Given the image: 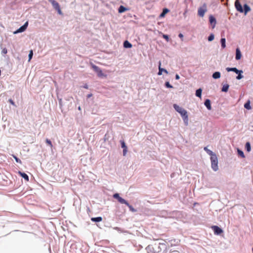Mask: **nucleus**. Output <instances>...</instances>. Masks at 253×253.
Listing matches in <instances>:
<instances>
[{
    "label": "nucleus",
    "instance_id": "obj_1",
    "mask_svg": "<svg viewBox=\"0 0 253 253\" xmlns=\"http://www.w3.org/2000/svg\"><path fill=\"white\" fill-rule=\"evenodd\" d=\"M210 160L211 161V168L214 171H216L218 170V159L216 155L211 157Z\"/></svg>",
    "mask_w": 253,
    "mask_h": 253
},
{
    "label": "nucleus",
    "instance_id": "obj_2",
    "mask_svg": "<svg viewBox=\"0 0 253 253\" xmlns=\"http://www.w3.org/2000/svg\"><path fill=\"white\" fill-rule=\"evenodd\" d=\"M91 67L94 71L97 74V75L99 77H105L106 76L102 73V70L98 66L92 64Z\"/></svg>",
    "mask_w": 253,
    "mask_h": 253
},
{
    "label": "nucleus",
    "instance_id": "obj_3",
    "mask_svg": "<svg viewBox=\"0 0 253 253\" xmlns=\"http://www.w3.org/2000/svg\"><path fill=\"white\" fill-rule=\"evenodd\" d=\"M183 120L185 126H187L188 125V115L187 114V112H178Z\"/></svg>",
    "mask_w": 253,
    "mask_h": 253
},
{
    "label": "nucleus",
    "instance_id": "obj_4",
    "mask_svg": "<svg viewBox=\"0 0 253 253\" xmlns=\"http://www.w3.org/2000/svg\"><path fill=\"white\" fill-rule=\"evenodd\" d=\"M207 11V6L206 4H204L202 7H200L198 10V15L203 17L205 12Z\"/></svg>",
    "mask_w": 253,
    "mask_h": 253
},
{
    "label": "nucleus",
    "instance_id": "obj_5",
    "mask_svg": "<svg viewBox=\"0 0 253 253\" xmlns=\"http://www.w3.org/2000/svg\"><path fill=\"white\" fill-rule=\"evenodd\" d=\"M49 1L51 3L54 9L58 11V13L61 14L62 12L59 3L54 0H51Z\"/></svg>",
    "mask_w": 253,
    "mask_h": 253
},
{
    "label": "nucleus",
    "instance_id": "obj_6",
    "mask_svg": "<svg viewBox=\"0 0 253 253\" xmlns=\"http://www.w3.org/2000/svg\"><path fill=\"white\" fill-rule=\"evenodd\" d=\"M114 199H117L121 204L126 205V200L121 197L118 193H115L113 196Z\"/></svg>",
    "mask_w": 253,
    "mask_h": 253
},
{
    "label": "nucleus",
    "instance_id": "obj_7",
    "mask_svg": "<svg viewBox=\"0 0 253 253\" xmlns=\"http://www.w3.org/2000/svg\"><path fill=\"white\" fill-rule=\"evenodd\" d=\"M235 6L238 11L240 12H243L244 10L241 3L239 1V0H236L235 2Z\"/></svg>",
    "mask_w": 253,
    "mask_h": 253
},
{
    "label": "nucleus",
    "instance_id": "obj_8",
    "mask_svg": "<svg viewBox=\"0 0 253 253\" xmlns=\"http://www.w3.org/2000/svg\"><path fill=\"white\" fill-rule=\"evenodd\" d=\"M28 25V22H26L22 26L20 27L16 31L14 32V34H16L19 33H21L26 30Z\"/></svg>",
    "mask_w": 253,
    "mask_h": 253
},
{
    "label": "nucleus",
    "instance_id": "obj_9",
    "mask_svg": "<svg viewBox=\"0 0 253 253\" xmlns=\"http://www.w3.org/2000/svg\"><path fill=\"white\" fill-rule=\"evenodd\" d=\"M212 228L213 230L214 234L216 235H220L223 232V230L217 226H213Z\"/></svg>",
    "mask_w": 253,
    "mask_h": 253
},
{
    "label": "nucleus",
    "instance_id": "obj_10",
    "mask_svg": "<svg viewBox=\"0 0 253 253\" xmlns=\"http://www.w3.org/2000/svg\"><path fill=\"white\" fill-rule=\"evenodd\" d=\"M120 143L121 144V147L123 148V155L125 156L126 154V143L124 140H121Z\"/></svg>",
    "mask_w": 253,
    "mask_h": 253
},
{
    "label": "nucleus",
    "instance_id": "obj_11",
    "mask_svg": "<svg viewBox=\"0 0 253 253\" xmlns=\"http://www.w3.org/2000/svg\"><path fill=\"white\" fill-rule=\"evenodd\" d=\"M226 69L228 72L233 71V72L236 73V74L243 73V71L242 70H239L236 68L227 67Z\"/></svg>",
    "mask_w": 253,
    "mask_h": 253
},
{
    "label": "nucleus",
    "instance_id": "obj_12",
    "mask_svg": "<svg viewBox=\"0 0 253 253\" xmlns=\"http://www.w3.org/2000/svg\"><path fill=\"white\" fill-rule=\"evenodd\" d=\"M127 207L129 208V210L132 212H138L139 209V208H135L132 205H129L127 203Z\"/></svg>",
    "mask_w": 253,
    "mask_h": 253
},
{
    "label": "nucleus",
    "instance_id": "obj_13",
    "mask_svg": "<svg viewBox=\"0 0 253 253\" xmlns=\"http://www.w3.org/2000/svg\"><path fill=\"white\" fill-rule=\"evenodd\" d=\"M18 174L22 178H23L25 180H26L27 181H29V176H28V175L26 173H25L24 172H21L20 171H18Z\"/></svg>",
    "mask_w": 253,
    "mask_h": 253
},
{
    "label": "nucleus",
    "instance_id": "obj_14",
    "mask_svg": "<svg viewBox=\"0 0 253 253\" xmlns=\"http://www.w3.org/2000/svg\"><path fill=\"white\" fill-rule=\"evenodd\" d=\"M242 54L239 48H236V57L235 58L237 60H240L241 58Z\"/></svg>",
    "mask_w": 253,
    "mask_h": 253
},
{
    "label": "nucleus",
    "instance_id": "obj_15",
    "mask_svg": "<svg viewBox=\"0 0 253 253\" xmlns=\"http://www.w3.org/2000/svg\"><path fill=\"white\" fill-rule=\"evenodd\" d=\"M204 150L207 152V153L208 155H210L211 157H212L216 155V154L214 153H213L211 150L209 149L207 147H205L204 148Z\"/></svg>",
    "mask_w": 253,
    "mask_h": 253
},
{
    "label": "nucleus",
    "instance_id": "obj_16",
    "mask_svg": "<svg viewBox=\"0 0 253 253\" xmlns=\"http://www.w3.org/2000/svg\"><path fill=\"white\" fill-rule=\"evenodd\" d=\"M161 62H159V72H158V75H162V72H164V73H165L166 74H168V72L167 71V70L165 69H163V68H162L161 67Z\"/></svg>",
    "mask_w": 253,
    "mask_h": 253
},
{
    "label": "nucleus",
    "instance_id": "obj_17",
    "mask_svg": "<svg viewBox=\"0 0 253 253\" xmlns=\"http://www.w3.org/2000/svg\"><path fill=\"white\" fill-rule=\"evenodd\" d=\"M91 220L94 222H99L102 220V217L101 216L92 217L91 218Z\"/></svg>",
    "mask_w": 253,
    "mask_h": 253
},
{
    "label": "nucleus",
    "instance_id": "obj_18",
    "mask_svg": "<svg viewBox=\"0 0 253 253\" xmlns=\"http://www.w3.org/2000/svg\"><path fill=\"white\" fill-rule=\"evenodd\" d=\"M205 105L207 107L208 110L211 109V101L210 100L207 99L206 100L205 102Z\"/></svg>",
    "mask_w": 253,
    "mask_h": 253
},
{
    "label": "nucleus",
    "instance_id": "obj_19",
    "mask_svg": "<svg viewBox=\"0 0 253 253\" xmlns=\"http://www.w3.org/2000/svg\"><path fill=\"white\" fill-rule=\"evenodd\" d=\"M209 19H210V22L211 24L213 23V28H214V27L215 26V25L216 24V20H215V18L213 16L211 15L209 17Z\"/></svg>",
    "mask_w": 253,
    "mask_h": 253
},
{
    "label": "nucleus",
    "instance_id": "obj_20",
    "mask_svg": "<svg viewBox=\"0 0 253 253\" xmlns=\"http://www.w3.org/2000/svg\"><path fill=\"white\" fill-rule=\"evenodd\" d=\"M244 11L245 12V14H246L248 12L251 11V8L250 6L247 5V4H245L244 5Z\"/></svg>",
    "mask_w": 253,
    "mask_h": 253
},
{
    "label": "nucleus",
    "instance_id": "obj_21",
    "mask_svg": "<svg viewBox=\"0 0 253 253\" xmlns=\"http://www.w3.org/2000/svg\"><path fill=\"white\" fill-rule=\"evenodd\" d=\"M245 148L248 152H250L251 151V144L249 142H246L245 144Z\"/></svg>",
    "mask_w": 253,
    "mask_h": 253
},
{
    "label": "nucleus",
    "instance_id": "obj_22",
    "mask_svg": "<svg viewBox=\"0 0 253 253\" xmlns=\"http://www.w3.org/2000/svg\"><path fill=\"white\" fill-rule=\"evenodd\" d=\"M220 77V73L219 72H215L212 74V78L217 79Z\"/></svg>",
    "mask_w": 253,
    "mask_h": 253
},
{
    "label": "nucleus",
    "instance_id": "obj_23",
    "mask_svg": "<svg viewBox=\"0 0 253 253\" xmlns=\"http://www.w3.org/2000/svg\"><path fill=\"white\" fill-rule=\"evenodd\" d=\"M229 87V85L227 84L223 85L221 89L222 91L227 92L228 90Z\"/></svg>",
    "mask_w": 253,
    "mask_h": 253
},
{
    "label": "nucleus",
    "instance_id": "obj_24",
    "mask_svg": "<svg viewBox=\"0 0 253 253\" xmlns=\"http://www.w3.org/2000/svg\"><path fill=\"white\" fill-rule=\"evenodd\" d=\"M244 107L247 110L251 109V107L250 105V101L248 100L245 104Z\"/></svg>",
    "mask_w": 253,
    "mask_h": 253
},
{
    "label": "nucleus",
    "instance_id": "obj_25",
    "mask_svg": "<svg viewBox=\"0 0 253 253\" xmlns=\"http://www.w3.org/2000/svg\"><path fill=\"white\" fill-rule=\"evenodd\" d=\"M202 90L201 88L197 89L196 91V95L198 97H201L202 94Z\"/></svg>",
    "mask_w": 253,
    "mask_h": 253
},
{
    "label": "nucleus",
    "instance_id": "obj_26",
    "mask_svg": "<svg viewBox=\"0 0 253 253\" xmlns=\"http://www.w3.org/2000/svg\"><path fill=\"white\" fill-rule=\"evenodd\" d=\"M221 47L223 48H224L226 46V44H225V42H226V40H225V38H222L221 39Z\"/></svg>",
    "mask_w": 253,
    "mask_h": 253
},
{
    "label": "nucleus",
    "instance_id": "obj_27",
    "mask_svg": "<svg viewBox=\"0 0 253 253\" xmlns=\"http://www.w3.org/2000/svg\"><path fill=\"white\" fill-rule=\"evenodd\" d=\"M126 10V8L125 7L121 5L119 7L118 11H119V13H122V12H125Z\"/></svg>",
    "mask_w": 253,
    "mask_h": 253
},
{
    "label": "nucleus",
    "instance_id": "obj_28",
    "mask_svg": "<svg viewBox=\"0 0 253 253\" xmlns=\"http://www.w3.org/2000/svg\"><path fill=\"white\" fill-rule=\"evenodd\" d=\"M237 152H238V155L239 156H240L242 158H244L245 157L244 153L242 150L238 149Z\"/></svg>",
    "mask_w": 253,
    "mask_h": 253
},
{
    "label": "nucleus",
    "instance_id": "obj_29",
    "mask_svg": "<svg viewBox=\"0 0 253 253\" xmlns=\"http://www.w3.org/2000/svg\"><path fill=\"white\" fill-rule=\"evenodd\" d=\"M125 214V210H124L123 211H121L119 210H118L117 211V215L121 217V216H123V215H124Z\"/></svg>",
    "mask_w": 253,
    "mask_h": 253
},
{
    "label": "nucleus",
    "instance_id": "obj_30",
    "mask_svg": "<svg viewBox=\"0 0 253 253\" xmlns=\"http://www.w3.org/2000/svg\"><path fill=\"white\" fill-rule=\"evenodd\" d=\"M169 9L167 8L164 9L162 13L160 14V17H164L165 14L169 12Z\"/></svg>",
    "mask_w": 253,
    "mask_h": 253
},
{
    "label": "nucleus",
    "instance_id": "obj_31",
    "mask_svg": "<svg viewBox=\"0 0 253 253\" xmlns=\"http://www.w3.org/2000/svg\"><path fill=\"white\" fill-rule=\"evenodd\" d=\"M12 156L17 163L21 164H22L21 161L18 158H17L15 155H12Z\"/></svg>",
    "mask_w": 253,
    "mask_h": 253
},
{
    "label": "nucleus",
    "instance_id": "obj_32",
    "mask_svg": "<svg viewBox=\"0 0 253 253\" xmlns=\"http://www.w3.org/2000/svg\"><path fill=\"white\" fill-rule=\"evenodd\" d=\"M45 142L50 146L51 148L53 147L52 144L51 143V141L48 138H46L45 140Z\"/></svg>",
    "mask_w": 253,
    "mask_h": 253
},
{
    "label": "nucleus",
    "instance_id": "obj_33",
    "mask_svg": "<svg viewBox=\"0 0 253 253\" xmlns=\"http://www.w3.org/2000/svg\"><path fill=\"white\" fill-rule=\"evenodd\" d=\"M214 37V35L213 34H211L208 38L209 41L211 42L213 40Z\"/></svg>",
    "mask_w": 253,
    "mask_h": 253
},
{
    "label": "nucleus",
    "instance_id": "obj_34",
    "mask_svg": "<svg viewBox=\"0 0 253 253\" xmlns=\"http://www.w3.org/2000/svg\"><path fill=\"white\" fill-rule=\"evenodd\" d=\"M33 55V50H31L30 51V53L29 54V61H30L32 59Z\"/></svg>",
    "mask_w": 253,
    "mask_h": 253
},
{
    "label": "nucleus",
    "instance_id": "obj_35",
    "mask_svg": "<svg viewBox=\"0 0 253 253\" xmlns=\"http://www.w3.org/2000/svg\"><path fill=\"white\" fill-rule=\"evenodd\" d=\"M173 107L176 111H181L180 107L176 104H174Z\"/></svg>",
    "mask_w": 253,
    "mask_h": 253
},
{
    "label": "nucleus",
    "instance_id": "obj_36",
    "mask_svg": "<svg viewBox=\"0 0 253 253\" xmlns=\"http://www.w3.org/2000/svg\"><path fill=\"white\" fill-rule=\"evenodd\" d=\"M165 85L167 87H168V88H172V86L168 82H167L166 83H165Z\"/></svg>",
    "mask_w": 253,
    "mask_h": 253
},
{
    "label": "nucleus",
    "instance_id": "obj_37",
    "mask_svg": "<svg viewBox=\"0 0 253 253\" xmlns=\"http://www.w3.org/2000/svg\"><path fill=\"white\" fill-rule=\"evenodd\" d=\"M243 78V76L241 75V73H238V75L237 76L236 79L237 80H240Z\"/></svg>",
    "mask_w": 253,
    "mask_h": 253
},
{
    "label": "nucleus",
    "instance_id": "obj_38",
    "mask_svg": "<svg viewBox=\"0 0 253 253\" xmlns=\"http://www.w3.org/2000/svg\"><path fill=\"white\" fill-rule=\"evenodd\" d=\"M1 53L2 54H5L7 53V50L6 48H3L2 49V51H1Z\"/></svg>",
    "mask_w": 253,
    "mask_h": 253
},
{
    "label": "nucleus",
    "instance_id": "obj_39",
    "mask_svg": "<svg viewBox=\"0 0 253 253\" xmlns=\"http://www.w3.org/2000/svg\"><path fill=\"white\" fill-rule=\"evenodd\" d=\"M163 37L164 39H165L167 41H169V36L168 35H163Z\"/></svg>",
    "mask_w": 253,
    "mask_h": 253
},
{
    "label": "nucleus",
    "instance_id": "obj_40",
    "mask_svg": "<svg viewBox=\"0 0 253 253\" xmlns=\"http://www.w3.org/2000/svg\"><path fill=\"white\" fill-rule=\"evenodd\" d=\"M178 37L181 39V40L183 41V35L181 34V33H180L179 35H178Z\"/></svg>",
    "mask_w": 253,
    "mask_h": 253
},
{
    "label": "nucleus",
    "instance_id": "obj_41",
    "mask_svg": "<svg viewBox=\"0 0 253 253\" xmlns=\"http://www.w3.org/2000/svg\"><path fill=\"white\" fill-rule=\"evenodd\" d=\"M114 229L115 230H117L119 231L122 232V231L121 230V229L120 227H116L114 228Z\"/></svg>",
    "mask_w": 253,
    "mask_h": 253
},
{
    "label": "nucleus",
    "instance_id": "obj_42",
    "mask_svg": "<svg viewBox=\"0 0 253 253\" xmlns=\"http://www.w3.org/2000/svg\"><path fill=\"white\" fill-rule=\"evenodd\" d=\"M123 45H124V47L126 48V45H127V44H126V41H125L124 42Z\"/></svg>",
    "mask_w": 253,
    "mask_h": 253
},
{
    "label": "nucleus",
    "instance_id": "obj_43",
    "mask_svg": "<svg viewBox=\"0 0 253 253\" xmlns=\"http://www.w3.org/2000/svg\"><path fill=\"white\" fill-rule=\"evenodd\" d=\"M132 47V45L130 43L127 42V48H130Z\"/></svg>",
    "mask_w": 253,
    "mask_h": 253
},
{
    "label": "nucleus",
    "instance_id": "obj_44",
    "mask_svg": "<svg viewBox=\"0 0 253 253\" xmlns=\"http://www.w3.org/2000/svg\"><path fill=\"white\" fill-rule=\"evenodd\" d=\"M9 102L13 105H14V102H13V101L12 100V99H9Z\"/></svg>",
    "mask_w": 253,
    "mask_h": 253
},
{
    "label": "nucleus",
    "instance_id": "obj_45",
    "mask_svg": "<svg viewBox=\"0 0 253 253\" xmlns=\"http://www.w3.org/2000/svg\"><path fill=\"white\" fill-rule=\"evenodd\" d=\"M180 78L178 74H176L175 76V79L176 80H179Z\"/></svg>",
    "mask_w": 253,
    "mask_h": 253
},
{
    "label": "nucleus",
    "instance_id": "obj_46",
    "mask_svg": "<svg viewBox=\"0 0 253 253\" xmlns=\"http://www.w3.org/2000/svg\"><path fill=\"white\" fill-rule=\"evenodd\" d=\"M92 96V94L91 93L90 94H88L87 95V98H90V97H91Z\"/></svg>",
    "mask_w": 253,
    "mask_h": 253
},
{
    "label": "nucleus",
    "instance_id": "obj_47",
    "mask_svg": "<svg viewBox=\"0 0 253 253\" xmlns=\"http://www.w3.org/2000/svg\"><path fill=\"white\" fill-rule=\"evenodd\" d=\"M85 88L87 89L88 88V85L87 84H85L84 86Z\"/></svg>",
    "mask_w": 253,
    "mask_h": 253
},
{
    "label": "nucleus",
    "instance_id": "obj_48",
    "mask_svg": "<svg viewBox=\"0 0 253 253\" xmlns=\"http://www.w3.org/2000/svg\"><path fill=\"white\" fill-rule=\"evenodd\" d=\"M150 248H151V246H148L147 247V248H146V249H147V250H149V249H150Z\"/></svg>",
    "mask_w": 253,
    "mask_h": 253
},
{
    "label": "nucleus",
    "instance_id": "obj_49",
    "mask_svg": "<svg viewBox=\"0 0 253 253\" xmlns=\"http://www.w3.org/2000/svg\"><path fill=\"white\" fill-rule=\"evenodd\" d=\"M252 127H253V126H252Z\"/></svg>",
    "mask_w": 253,
    "mask_h": 253
}]
</instances>
